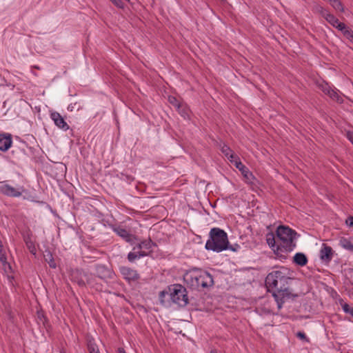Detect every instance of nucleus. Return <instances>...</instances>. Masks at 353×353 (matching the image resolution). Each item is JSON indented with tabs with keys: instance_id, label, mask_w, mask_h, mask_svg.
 <instances>
[{
	"instance_id": "obj_6",
	"label": "nucleus",
	"mask_w": 353,
	"mask_h": 353,
	"mask_svg": "<svg viewBox=\"0 0 353 353\" xmlns=\"http://www.w3.org/2000/svg\"><path fill=\"white\" fill-rule=\"evenodd\" d=\"M87 274L88 272L82 269H72L70 272V279L72 282L77 283L79 287H85Z\"/></svg>"
},
{
	"instance_id": "obj_18",
	"label": "nucleus",
	"mask_w": 353,
	"mask_h": 353,
	"mask_svg": "<svg viewBox=\"0 0 353 353\" xmlns=\"http://www.w3.org/2000/svg\"><path fill=\"white\" fill-rule=\"evenodd\" d=\"M266 242H267L268 245L272 248V250L274 252V250L276 249L278 243H277V237H276V236H275V234L272 232H268L266 234Z\"/></svg>"
},
{
	"instance_id": "obj_16",
	"label": "nucleus",
	"mask_w": 353,
	"mask_h": 353,
	"mask_svg": "<svg viewBox=\"0 0 353 353\" xmlns=\"http://www.w3.org/2000/svg\"><path fill=\"white\" fill-rule=\"evenodd\" d=\"M12 136L10 134H0V150L6 152L11 147Z\"/></svg>"
},
{
	"instance_id": "obj_12",
	"label": "nucleus",
	"mask_w": 353,
	"mask_h": 353,
	"mask_svg": "<svg viewBox=\"0 0 353 353\" xmlns=\"http://www.w3.org/2000/svg\"><path fill=\"white\" fill-rule=\"evenodd\" d=\"M333 249L325 243H323L321 249L320 250L319 256L321 260L325 263H329L333 257Z\"/></svg>"
},
{
	"instance_id": "obj_38",
	"label": "nucleus",
	"mask_w": 353,
	"mask_h": 353,
	"mask_svg": "<svg viewBox=\"0 0 353 353\" xmlns=\"http://www.w3.org/2000/svg\"><path fill=\"white\" fill-rule=\"evenodd\" d=\"M240 248V246L238 244H234V245H230L228 242V250H230L233 252L237 251Z\"/></svg>"
},
{
	"instance_id": "obj_29",
	"label": "nucleus",
	"mask_w": 353,
	"mask_h": 353,
	"mask_svg": "<svg viewBox=\"0 0 353 353\" xmlns=\"http://www.w3.org/2000/svg\"><path fill=\"white\" fill-rule=\"evenodd\" d=\"M168 101L170 104H172L173 106H174L177 109L181 108V103L175 97L169 96Z\"/></svg>"
},
{
	"instance_id": "obj_30",
	"label": "nucleus",
	"mask_w": 353,
	"mask_h": 353,
	"mask_svg": "<svg viewBox=\"0 0 353 353\" xmlns=\"http://www.w3.org/2000/svg\"><path fill=\"white\" fill-rule=\"evenodd\" d=\"M341 305L343 310V311L346 314H349L353 317V307H351L347 303H341Z\"/></svg>"
},
{
	"instance_id": "obj_14",
	"label": "nucleus",
	"mask_w": 353,
	"mask_h": 353,
	"mask_svg": "<svg viewBox=\"0 0 353 353\" xmlns=\"http://www.w3.org/2000/svg\"><path fill=\"white\" fill-rule=\"evenodd\" d=\"M50 118L53 120L55 125L58 128H59L65 131L69 129V125L65 121L63 117L59 112H52L50 114Z\"/></svg>"
},
{
	"instance_id": "obj_11",
	"label": "nucleus",
	"mask_w": 353,
	"mask_h": 353,
	"mask_svg": "<svg viewBox=\"0 0 353 353\" xmlns=\"http://www.w3.org/2000/svg\"><path fill=\"white\" fill-rule=\"evenodd\" d=\"M113 231L124 241L128 243L132 244L134 240H137V238L133 234H130L126 229L121 226H113Z\"/></svg>"
},
{
	"instance_id": "obj_28",
	"label": "nucleus",
	"mask_w": 353,
	"mask_h": 353,
	"mask_svg": "<svg viewBox=\"0 0 353 353\" xmlns=\"http://www.w3.org/2000/svg\"><path fill=\"white\" fill-rule=\"evenodd\" d=\"M179 114L184 118V119H188L189 118V109L181 105V108L177 109Z\"/></svg>"
},
{
	"instance_id": "obj_22",
	"label": "nucleus",
	"mask_w": 353,
	"mask_h": 353,
	"mask_svg": "<svg viewBox=\"0 0 353 353\" xmlns=\"http://www.w3.org/2000/svg\"><path fill=\"white\" fill-rule=\"evenodd\" d=\"M152 246H157V243H154L150 238H149L148 239H146V240H143L142 241H141L139 243L137 244V245L134 248V250L136 249V248H139V249H146V250H149L150 249Z\"/></svg>"
},
{
	"instance_id": "obj_15",
	"label": "nucleus",
	"mask_w": 353,
	"mask_h": 353,
	"mask_svg": "<svg viewBox=\"0 0 353 353\" xmlns=\"http://www.w3.org/2000/svg\"><path fill=\"white\" fill-rule=\"evenodd\" d=\"M97 276L96 274L88 272L85 279V285H88L90 288H94L97 291H102V284L97 281Z\"/></svg>"
},
{
	"instance_id": "obj_2",
	"label": "nucleus",
	"mask_w": 353,
	"mask_h": 353,
	"mask_svg": "<svg viewBox=\"0 0 353 353\" xmlns=\"http://www.w3.org/2000/svg\"><path fill=\"white\" fill-rule=\"evenodd\" d=\"M278 245L274 254L280 259H286L287 254L296 247V232L288 226L279 225L276 230Z\"/></svg>"
},
{
	"instance_id": "obj_33",
	"label": "nucleus",
	"mask_w": 353,
	"mask_h": 353,
	"mask_svg": "<svg viewBox=\"0 0 353 353\" xmlns=\"http://www.w3.org/2000/svg\"><path fill=\"white\" fill-rule=\"evenodd\" d=\"M343 35L353 43V31L351 29L345 30Z\"/></svg>"
},
{
	"instance_id": "obj_42",
	"label": "nucleus",
	"mask_w": 353,
	"mask_h": 353,
	"mask_svg": "<svg viewBox=\"0 0 353 353\" xmlns=\"http://www.w3.org/2000/svg\"><path fill=\"white\" fill-rule=\"evenodd\" d=\"M137 253L139 259L148 255V254L144 251H139Z\"/></svg>"
},
{
	"instance_id": "obj_27",
	"label": "nucleus",
	"mask_w": 353,
	"mask_h": 353,
	"mask_svg": "<svg viewBox=\"0 0 353 353\" xmlns=\"http://www.w3.org/2000/svg\"><path fill=\"white\" fill-rule=\"evenodd\" d=\"M0 261L3 266L6 268V265L10 269L11 267L7 261V258L2 248H0Z\"/></svg>"
},
{
	"instance_id": "obj_41",
	"label": "nucleus",
	"mask_w": 353,
	"mask_h": 353,
	"mask_svg": "<svg viewBox=\"0 0 353 353\" xmlns=\"http://www.w3.org/2000/svg\"><path fill=\"white\" fill-rule=\"evenodd\" d=\"M38 317L40 320H42V319H43V323L44 325H46V323H48V320H47L46 317L43 314H38Z\"/></svg>"
},
{
	"instance_id": "obj_10",
	"label": "nucleus",
	"mask_w": 353,
	"mask_h": 353,
	"mask_svg": "<svg viewBox=\"0 0 353 353\" xmlns=\"http://www.w3.org/2000/svg\"><path fill=\"white\" fill-rule=\"evenodd\" d=\"M316 84L319 90H321L325 94L328 95L333 100L339 101L341 99L337 92L334 91L325 81H317Z\"/></svg>"
},
{
	"instance_id": "obj_25",
	"label": "nucleus",
	"mask_w": 353,
	"mask_h": 353,
	"mask_svg": "<svg viewBox=\"0 0 353 353\" xmlns=\"http://www.w3.org/2000/svg\"><path fill=\"white\" fill-rule=\"evenodd\" d=\"M88 350L89 353H99L97 344L91 340L88 342Z\"/></svg>"
},
{
	"instance_id": "obj_44",
	"label": "nucleus",
	"mask_w": 353,
	"mask_h": 353,
	"mask_svg": "<svg viewBox=\"0 0 353 353\" xmlns=\"http://www.w3.org/2000/svg\"><path fill=\"white\" fill-rule=\"evenodd\" d=\"M210 353H217V352L215 349H214V350H211Z\"/></svg>"
},
{
	"instance_id": "obj_1",
	"label": "nucleus",
	"mask_w": 353,
	"mask_h": 353,
	"mask_svg": "<svg viewBox=\"0 0 353 353\" xmlns=\"http://www.w3.org/2000/svg\"><path fill=\"white\" fill-rule=\"evenodd\" d=\"M288 275V269L281 267L279 270L269 273L265 278V285L269 292L274 290L272 295L275 298L279 308L282 307L285 301L294 299L298 296V294L292 293L290 288V283L293 279Z\"/></svg>"
},
{
	"instance_id": "obj_8",
	"label": "nucleus",
	"mask_w": 353,
	"mask_h": 353,
	"mask_svg": "<svg viewBox=\"0 0 353 353\" xmlns=\"http://www.w3.org/2000/svg\"><path fill=\"white\" fill-rule=\"evenodd\" d=\"M95 274L97 278L102 280L112 279L115 275L113 270L102 264H98L95 266Z\"/></svg>"
},
{
	"instance_id": "obj_26",
	"label": "nucleus",
	"mask_w": 353,
	"mask_h": 353,
	"mask_svg": "<svg viewBox=\"0 0 353 353\" xmlns=\"http://www.w3.org/2000/svg\"><path fill=\"white\" fill-rule=\"evenodd\" d=\"M329 23H330L333 27L336 23H338L339 19L335 17L333 14L328 12L326 14V16L324 18Z\"/></svg>"
},
{
	"instance_id": "obj_5",
	"label": "nucleus",
	"mask_w": 353,
	"mask_h": 353,
	"mask_svg": "<svg viewBox=\"0 0 353 353\" xmlns=\"http://www.w3.org/2000/svg\"><path fill=\"white\" fill-rule=\"evenodd\" d=\"M168 292H171L170 301L183 307L188 303L186 288L181 284L168 285Z\"/></svg>"
},
{
	"instance_id": "obj_39",
	"label": "nucleus",
	"mask_w": 353,
	"mask_h": 353,
	"mask_svg": "<svg viewBox=\"0 0 353 353\" xmlns=\"http://www.w3.org/2000/svg\"><path fill=\"white\" fill-rule=\"evenodd\" d=\"M345 223L349 227H353V216H349L347 218Z\"/></svg>"
},
{
	"instance_id": "obj_9",
	"label": "nucleus",
	"mask_w": 353,
	"mask_h": 353,
	"mask_svg": "<svg viewBox=\"0 0 353 353\" xmlns=\"http://www.w3.org/2000/svg\"><path fill=\"white\" fill-rule=\"evenodd\" d=\"M119 272L123 279L128 283L137 281L140 279V275L137 271L130 267L121 266L119 268Z\"/></svg>"
},
{
	"instance_id": "obj_20",
	"label": "nucleus",
	"mask_w": 353,
	"mask_h": 353,
	"mask_svg": "<svg viewBox=\"0 0 353 353\" xmlns=\"http://www.w3.org/2000/svg\"><path fill=\"white\" fill-rule=\"evenodd\" d=\"M339 245L344 249L353 252V238L347 239L342 237L339 241Z\"/></svg>"
},
{
	"instance_id": "obj_4",
	"label": "nucleus",
	"mask_w": 353,
	"mask_h": 353,
	"mask_svg": "<svg viewBox=\"0 0 353 353\" xmlns=\"http://www.w3.org/2000/svg\"><path fill=\"white\" fill-rule=\"evenodd\" d=\"M184 279L191 288L198 290L210 287L214 284L213 278L208 272L188 273Z\"/></svg>"
},
{
	"instance_id": "obj_7",
	"label": "nucleus",
	"mask_w": 353,
	"mask_h": 353,
	"mask_svg": "<svg viewBox=\"0 0 353 353\" xmlns=\"http://www.w3.org/2000/svg\"><path fill=\"white\" fill-rule=\"evenodd\" d=\"M230 162L234 163L235 167L241 171L247 183L254 184V181L256 179L254 176L249 169L242 163L239 159L235 160L230 159Z\"/></svg>"
},
{
	"instance_id": "obj_13",
	"label": "nucleus",
	"mask_w": 353,
	"mask_h": 353,
	"mask_svg": "<svg viewBox=\"0 0 353 353\" xmlns=\"http://www.w3.org/2000/svg\"><path fill=\"white\" fill-rule=\"evenodd\" d=\"M0 192L6 196L12 197H19L21 195V191L14 188V187L4 184L0 187Z\"/></svg>"
},
{
	"instance_id": "obj_43",
	"label": "nucleus",
	"mask_w": 353,
	"mask_h": 353,
	"mask_svg": "<svg viewBox=\"0 0 353 353\" xmlns=\"http://www.w3.org/2000/svg\"><path fill=\"white\" fill-rule=\"evenodd\" d=\"M117 353H126L123 347H119L117 350Z\"/></svg>"
},
{
	"instance_id": "obj_19",
	"label": "nucleus",
	"mask_w": 353,
	"mask_h": 353,
	"mask_svg": "<svg viewBox=\"0 0 353 353\" xmlns=\"http://www.w3.org/2000/svg\"><path fill=\"white\" fill-rule=\"evenodd\" d=\"M170 297L171 292H168V286L165 289L159 292V299L160 303L163 305H165L167 302L170 301Z\"/></svg>"
},
{
	"instance_id": "obj_37",
	"label": "nucleus",
	"mask_w": 353,
	"mask_h": 353,
	"mask_svg": "<svg viewBox=\"0 0 353 353\" xmlns=\"http://www.w3.org/2000/svg\"><path fill=\"white\" fill-rule=\"evenodd\" d=\"M115 6L119 8H124V3L121 0H110Z\"/></svg>"
},
{
	"instance_id": "obj_34",
	"label": "nucleus",
	"mask_w": 353,
	"mask_h": 353,
	"mask_svg": "<svg viewBox=\"0 0 353 353\" xmlns=\"http://www.w3.org/2000/svg\"><path fill=\"white\" fill-rule=\"evenodd\" d=\"M137 259H139V258H138L137 252H130L128 253V260L130 262L132 263V262H134Z\"/></svg>"
},
{
	"instance_id": "obj_35",
	"label": "nucleus",
	"mask_w": 353,
	"mask_h": 353,
	"mask_svg": "<svg viewBox=\"0 0 353 353\" xmlns=\"http://www.w3.org/2000/svg\"><path fill=\"white\" fill-rule=\"evenodd\" d=\"M334 27L342 31L343 33L344 32L345 30H348L347 28H346L345 24L340 22L339 21H338V23H336Z\"/></svg>"
},
{
	"instance_id": "obj_36",
	"label": "nucleus",
	"mask_w": 353,
	"mask_h": 353,
	"mask_svg": "<svg viewBox=\"0 0 353 353\" xmlns=\"http://www.w3.org/2000/svg\"><path fill=\"white\" fill-rule=\"evenodd\" d=\"M26 244H27V246L30 250V252L33 254H35L36 253V248L34 247V243L32 242V241H26Z\"/></svg>"
},
{
	"instance_id": "obj_24",
	"label": "nucleus",
	"mask_w": 353,
	"mask_h": 353,
	"mask_svg": "<svg viewBox=\"0 0 353 353\" xmlns=\"http://www.w3.org/2000/svg\"><path fill=\"white\" fill-rule=\"evenodd\" d=\"M330 5L337 11L344 12V8L340 0H328Z\"/></svg>"
},
{
	"instance_id": "obj_21",
	"label": "nucleus",
	"mask_w": 353,
	"mask_h": 353,
	"mask_svg": "<svg viewBox=\"0 0 353 353\" xmlns=\"http://www.w3.org/2000/svg\"><path fill=\"white\" fill-rule=\"evenodd\" d=\"M221 152L230 161V159L235 160L239 159V157L234 154L230 148L225 144L221 147Z\"/></svg>"
},
{
	"instance_id": "obj_3",
	"label": "nucleus",
	"mask_w": 353,
	"mask_h": 353,
	"mask_svg": "<svg viewBox=\"0 0 353 353\" xmlns=\"http://www.w3.org/2000/svg\"><path fill=\"white\" fill-rule=\"evenodd\" d=\"M210 238L205 248L208 250L221 252L228 248V238L227 233L219 228H213L210 231Z\"/></svg>"
},
{
	"instance_id": "obj_40",
	"label": "nucleus",
	"mask_w": 353,
	"mask_h": 353,
	"mask_svg": "<svg viewBox=\"0 0 353 353\" xmlns=\"http://www.w3.org/2000/svg\"><path fill=\"white\" fill-rule=\"evenodd\" d=\"M347 138L350 141V142L353 144V132L348 131L347 132Z\"/></svg>"
},
{
	"instance_id": "obj_23",
	"label": "nucleus",
	"mask_w": 353,
	"mask_h": 353,
	"mask_svg": "<svg viewBox=\"0 0 353 353\" xmlns=\"http://www.w3.org/2000/svg\"><path fill=\"white\" fill-rule=\"evenodd\" d=\"M45 261L49 264V266L52 268H56L57 264L54 260L52 254L50 251H46V254H43Z\"/></svg>"
},
{
	"instance_id": "obj_32",
	"label": "nucleus",
	"mask_w": 353,
	"mask_h": 353,
	"mask_svg": "<svg viewBox=\"0 0 353 353\" xmlns=\"http://www.w3.org/2000/svg\"><path fill=\"white\" fill-rule=\"evenodd\" d=\"M296 336L301 340L302 341H304L307 343H309L310 342V339L307 337V336L305 335V334L303 332H298L296 334Z\"/></svg>"
},
{
	"instance_id": "obj_31",
	"label": "nucleus",
	"mask_w": 353,
	"mask_h": 353,
	"mask_svg": "<svg viewBox=\"0 0 353 353\" xmlns=\"http://www.w3.org/2000/svg\"><path fill=\"white\" fill-rule=\"evenodd\" d=\"M315 10L318 13H319L323 18L326 16V14H327L329 12L325 10L323 7L318 5L315 7Z\"/></svg>"
},
{
	"instance_id": "obj_17",
	"label": "nucleus",
	"mask_w": 353,
	"mask_h": 353,
	"mask_svg": "<svg viewBox=\"0 0 353 353\" xmlns=\"http://www.w3.org/2000/svg\"><path fill=\"white\" fill-rule=\"evenodd\" d=\"M293 263L299 266H305L308 262L307 256L302 252H297L293 256Z\"/></svg>"
}]
</instances>
